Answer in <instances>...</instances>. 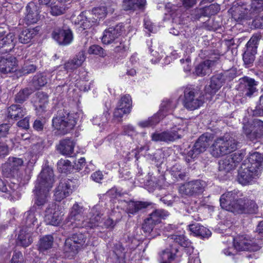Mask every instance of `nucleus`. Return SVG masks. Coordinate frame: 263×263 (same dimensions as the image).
<instances>
[{"mask_svg": "<svg viewBox=\"0 0 263 263\" xmlns=\"http://www.w3.org/2000/svg\"><path fill=\"white\" fill-rule=\"evenodd\" d=\"M76 123V115L65 108L59 109L52 120V127L62 135L70 133Z\"/></svg>", "mask_w": 263, "mask_h": 263, "instance_id": "nucleus-1", "label": "nucleus"}, {"mask_svg": "<svg viewBox=\"0 0 263 263\" xmlns=\"http://www.w3.org/2000/svg\"><path fill=\"white\" fill-rule=\"evenodd\" d=\"M88 234L86 232H76L66 238L63 246V253L68 258H72L79 251L88 245Z\"/></svg>", "mask_w": 263, "mask_h": 263, "instance_id": "nucleus-2", "label": "nucleus"}, {"mask_svg": "<svg viewBox=\"0 0 263 263\" xmlns=\"http://www.w3.org/2000/svg\"><path fill=\"white\" fill-rule=\"evenodd\" d=\"M242 193L238 190H234L222 194L220 198L221 208L234 214H243V198Z\"/></svg>", "mask_w": 263, "mask_h": 263, "instance_id": "nucleus-3", "label": "nucleus"}, {"mask_svg": "<svg viewBox=\"0 0 263 263\" xmlns=\"http://www.w3.org/2000/svg\"><path fill=\"white\" fill-rule=\"evenodd\" d=\"M238 142L229 134L217 138L210 147L211 154L215 158H219L234 151Z\"/></svg>", "mask_w": 263, "mask_h": 263, "instance_id": "nucleus-4", "label": "nucleus"}, {"mask_svg": "<svg viewBox=\"0 0 263 263\" xmlns=\"http://www.w3.org/2000/svg\"><path fill=\"white\" fill-rule=\"evenodd\" d=\"M24 163L22 159L16 157H9L8 161L5 163L2 167V172L3 175L7 178L18 177L21 179V181L23 183H26L31 178L32 170L29 168H27L24 171V174L18 175V172L20 167Z\"/></svg>", "mask_w": 263, "mask_h": 263, "instance_id": "nucleus-5", "label": "nucleus"}, {"mask_svg": "<svg viewBox=\"0 0 263 263\" xmlns=\"http://www.w3.org/2000/svg\"><path fill=\"white\" fill-rule=\"evenodd\" d=\"M204 96L198 87L186 86L184 90L183 104L185 108L191 110L198 108L203 103Z\"/></svg>", "mask_w": 263, "mask_h": 263, "instance_id": "nucleus-6", "label": "nucleus"}, {"mask_svg": "<svg viewBox=\"0 0 263 263\" xmlns=\"http://www.w3.org/2000/svg\"><path fill=\"white\" fill-rule=\"evenodd\" d=\"M214 138V135L212 133H205L201 135L196 141L192 149L187 152L186 161L190 163L199 155L204 153L211 145Z\"/></svg>", "mask_w": 263, "mask_h": 263, "instance_id": "nucleus-7", "label": "nucleus"}, {"mask_svg": "<svg viewBox=\"0 0 263 263\" xmlns=\"http://www.w3.org/2000/svg\"><path fill=\"white\" fill-rule=\"evenodd\" d=\"M232 17L237 22L244 20H250L253 16L249 1L248 0H237L233 3L229 9Z\"/></svg>", "mask_w": 263, "mask_h": 263, "instance_id": "nucleus-8", "label": "nucleus"}, {"mask_svg": "<svg viewBox=\"0 0 263 263\" xmlns=\"http://www.w3.org/2000/svg\"><path fill=\"white\" fill-rule=\"evenodd\" d=\"M233 243L234 248L238 251L256 252L261 249L262 242L260 239L245 234L234 238Z\"/></svg>", "mask_w": 263, "mask_h": 263, "instance_id": "nucleus-9", "label": "nucleus"}, {"mask_svg": "<svg viewBox=\"0 0 263 263\" xmlns=\"http://www.w3.org/2000/svg\"><path fill=\"white\" fill-rule=\"evenodd\" d=\"M55 181V176L52 168L45 165L37 176L34 188L50 191Z\"/></svg>", "mask_w": 263, "mask_h": 263, "instance_id": "nucleus-10", "label": "nucleus"}, {"mask_svg": "<svg viewBox=\"0 0 263 263\" xmlns=\"http://www.w3.org/2000/svg\"><path fill=\"white\" fill-rule=\"evenodd\" d=\"M242 130L247 138L251 141L263 138V121L254 119L251 122L243 123Z\"/></svg>", "mask_w": 263, "mask_h": 263, "instance_id": "nucleus-11", "label": "nucleus"}, {"mask_svg": "<svg viewBox=\"0 0 263 263\" xmlns=\"http://www.w3.org/2000/svg\"><path fill=\"white\" fill-rule=\"evenodd\" d=\"M85 218L84 216V209L82 206L77 203H74L71 209L67 218L66 224L72 229L83 228Z\"/></svg>", "mask_w": 263, "mask_h": 263, "instance_id": "nucleus-12", "label": "nucleus"}, {"mask_svg": "<svg viewBox=\"0 0 263 263\" xmlns=\"http://www.w3.org/2000/svg\"><path fill=\"white\" fill-rule=\"evenodd\" d=\"M51 35L52 38L61 46H67L71 44L73 40L72 31L66 25L54 28Z\"/></svg>", "mask_w": 263, "mask_h": 263, "instance_id": "nucleus-13", "label": "nucleus"}, {"mask_svg": "<svg viewBox=\"0 0 263 263\" xmlns=\"http://www.w3.org/2000/svg\"><path fill=\"white\" fill-rule=\"evenodd\" d=\"M169 215V213L163 209H154L148 215L142 225L144 232L150 233L154 227L160 223L162 218H164Z\"/></svg>", "mask_w": 263, "mask_h": 263, "instance_id": "nucleus-14", "label": "nucleus"}, {"mask_svg": "<svg viewBox=\"0 0 263 263\" xmlns=\"http://www.w3.org/2000/svg\"><path fill=\"white\" fill-rule=\"evenodd\" d=\"M76 179H62L59 185L54 191L56 201H61L64 198L69 196L77 186Z\"/></svg>", "mask_w": 263, "mask_h": 263, "instance_id": "nucleus-15", "label": "nucleus"}, {"mask_svg": "<svg viewBox=\"0 0 263 263\" xmlns=\"http://www.w3.org/2000/svg\"><path fill=\"white\" fill-rule=\"evenodd\" d=\"M124 31H125V28L122 23L105 29L102 37L103 43L105 44H109L112 43L114 44H118L119 40L122 39L121 37V35Z\"/></svg>", "mask_w": 263, "mask_h": 263, "instance_id": "nucleus-16", "label": "nucleus"}, {"mask_svg": "<svg viewBox=\"0 0 263 263\" xmlns=\"http://www.w3.org/2000/svg\"><path fill=\"white\" fill-rule=\"evenodd\" d=\"M181 128L173 127L171 130L162 132H155L151 136L152 140L155 142H164L169 143L181 138Z\"/></svg>", "mask_w": 263, "mask_h": 263, "instance_id": "nucleus-17", "label": "nucleus"}, {"mask_svg": "<svg viewBox=\"0 0 263 263\" xmlns=\"http://www.w3.org/2000/svg\"><path fill=\"white\" fill-rule=\"evenodd\" d=\"M205 183L201 180H195L185 183L180 187V191L183 194L196 197L201 195L204 191Z\"/></svg>", "mask_w": 263, "mask_h": 263, "instance_id": "nucleus-18", "label": "nucleus"}, {"mask_svg": "<svg viewBox=\"0 0 263 263\" xmlns=\"http://www.w3.org/2000/svg\"><path fill=\"white\" fill-rule=\"evenodd\" d=\"M246 163L242 162L238 172L237 181L243 185H246L251 183L254 179H256L259 175V171L253 170L249 165L246 166Z\"/></svg>", "mask_w": 263, "mask_h": 263, "instance_id": "nucleus-19", "label": "nucleus"}, {"mask_svg": "<svg viewBox=\"0 0 263 263\" xmlns=\"http://www.w3.org/2000/svg\"><path fill=\"white\" fill-rule=\"evenodd\" d=\"M258 41V36H253L246 45V49L243 54V61L248 67H250L255 60Z\"/></svg>", "mask_w": 263, "mask_h": 263, "instance_id": "nucleus-20", "label": "nucleus"}, {"mask_svg": "<svg viewBox=\"0 0 263 263\" xmlns=\"http://www.w3.org/2000/svg\"><path fill=\"white\" fill-rule=\"evenodd\" d=\"M178 253V247L175 245H170L158 253V260L159 263H178L180 256Z\"/></svg>", "mask_w": 263, "mask_h": 263, "instance_id": "nucleus-21", "label": "nucleus"}, {"mask_svg": "<svg viewBox=\"0 0 263 263\" xmlns=\"http://www.w3.org/2000/svg\"><path fill=\"white\" fill-rule=\"evenodd\" d=\"M45 213L44 220L47 224L58 226L61 223L63 215L53 203L47 205Z\"/></svg>", "mask_w": 263, "mask_h": 263, "instance_id": "nucleus-22", "label": "nucleus"}, {"mask_svg": "<svg viewBox=\"0 0 263 263\" xmlns=\"http://www.w3.org/2000/svg\"><path fill=\"white\" fill-rule=\"evenodd\" d=\"M15 35L12 32L6 33L0 30V54L8 53L14 48L15 44Z\"/></svg>", "mask_w": 263, "mask_h": 263, "instance_id": "nucleus-23", "label": "nucleus"}, {"mask_svg": "<svg viewBox=\"0 0 263 263\" xmlns=\"http://www.w3.org/2000/svg\"><path fill=\"white\" fill-rule=\"evenodd\" d=\"M73 22L75 24L80 26L83 30L88 29L93 26H97L99 24L98 18H96L93 16H91L90 13L86 11H83L74 19Z\"/></svg>", "mask_w": 263, "mask_h": 263, "instance_id": "nucleus-24", "label": "nucleus"}, {"mask_svg": "<svg viewBox=\"0 0 263 263\" xmlns=\"http://www.w3.org/2000/svg\"><path fill=\"white\" fill-rule=\"evenodd\" d=\"M239 81L240 86L242 88L245 97L250 98L254 93L257 92V86L259 83L257 81L247 76L241 78Z\"/></svg>", "mask_w": 263, "mask_h": 263, "instance_id": "nucleus-25", "label": "nucleus"}, {"mask_svg": "<svg viewBox=\"0 0 263 263\" xmlns=\"http://www.w3.org/2000/svg\"><path fill=\"white\" fill-rule=\"evenodd\" d=\"M124 202L127 203L126 212L129 215H135L138 213L140 211H143L145 209H154L155 204L151 202L148 201H134L129 200Z\"/></svg>", "mask_w": 263, "mask_h": 263, "instance_id": "nucleus-26", "label": "nucleus"}, {"mask_svg": "<svg viewBox=\"0 0 263 263\" xmlns=\"http://www.w3.org/2000/svg\"><path fill=\"white\" fill-rule=\"evenodd\" d=\"M98 205H96L91 209L89 213L90 217L85 219V223L86 222V224H84L83 228L94 229L101 226L100 223L102 220L103 214L98 210Z\"/></svg>", "mask_w": 263, "mask_h": 263, "instance_id": "nucleus-27", "label": "nucleus"}, {"mask_svg": "<svg viewBox=\"0 0 263 263\" xmlns=\"http://www.w3.org/2000/svg\"><path fill=\"white\" fill-rule=\"evenodd\" d=\"M17 60L13 55L0 57V72L3 74L12 73L16 70Z\"/></svg>", "mask_w": 263, "mask_h": 263, "instance_id": "nucleus-28", "label": "nucleus"}, {"mask_svg": "<svg viewBox=\"0 0 263 263\" xmlns=\"http://www.w3.org/2000/svg\"><path fill=\"white\" fill-rule=\"evenodd\" d=\"M49 192V191L34 188L33 190L34 194V205L31 209L33 210L36 208L39 209H42L44 205H48L50 198Z\"/></svg>", "mask_w": 263, "mask_h": 263, "instance_id": "nucleus-29", "label": "nucleus"}, {"mask_svg": "<svg viewBox=\"0 0 263 263\" xmlns=\"http://www.w3.org/2000/svg\"><path fill=\"white\" fill-rule=\"evenodd\" d=\"M132 107V99L129 95L122 97L114 112V117L121 119L124 114H129Z\"/></svg>", "mask_w": 263, "mask_h": 263, "instance_id": "nucleus-30", "label": "nucleus"}, {"mask_svg": "<svg viewBox=\"0 0 263 263\" xmlns=\"http://www.w3.org/2000/svg\"><path fill=\"white\" fill-rule=\"evenodd\" d=\"M225 83L224 79L220 73L216 74L211 77L209 84L205 85L204 91L206 93L214 95Z\"/></svg>", "mask_w": 263, "mask_h": 263, "instance_id": "nucleus-31", "label": "nucleus"}, {"mask_svg": "<svg viewBox=\"0 0 263 263\" xmlns=\"http://www.w3.org/2000/svg\"><path fill=\"white\" fill-rule=\"evenodd\" d=\"M42 31L41 26L37 25L35 27L25 28L22 29L17 35V39L20 43L28 44L30 43L33 38Z\"/></svg>", "mask_w": 263, "mask_h": 263, "instance_id": "nucleus-32", "label": "nucleus"}, {"mask_svg": "<svg viewBox=\"0 0 263 263\" xmlns=\"http://www.w3.org/2000/svg\"><path fill=\"white\" fill-rule=\"evenodd\" d=\"M26 13L24 20L26 24H34L39 21L40 16L39 8L34 2L29 3L26 6Z\"/></svg>", "mask_w": 263, "mask_h": 263, "instance_id": "nucleus-33", "label": "nucleus"}, {"mask_svg": "<svg viewBox=\"0 0 263 263\" xmlns=\"http://www.w3.org/2000/svg\"><path fill=\"white\" fill-rule=\"evenodd\" d=\"M247 161H248V165L250 166V168L255 171L257 170H259V174L261 173L263 168V154L257 152L249 153V156L243 162L246 163Z\"/></svg>", "mask_w": 263, "mask_h": 263, "instance_id": "nucleus-34", "label": "nucleus"}, {"mask_svg": "<svg viewBox=\"0 0 263 263\" xmlns=\"http://www.w3.org/2000/svg\"><path fill=\"white\" fill-rule=\"evenodd\" d=\"M34 210L31 209L24 213V219L23 221L24 228L23 229L29 230L32 232L34 229H37L41 222L36 217Z\"/></svg>", "mask_w": 263, "mask_h": 263, "instance_id": "nucleus-35", "label": "nucleus"}, {"mask_svg": "<svg viewBox=\"0 0 263 263\" xmlns=\"http://www.w3.org/2000/svg\"><path fill=\"white\" fill-rule=\"evenodd\" d=\"M146 3V0H123L122 8L130 12L143 11Z\"/></svg>", "mask_w": 263, "mask_h": 263, "instance_id": "nucleus-36", "label": "nucleus"}, {"mask_svg": "<svg viewBox=\"0 0 263 263\" xmlns=\"http://www.w3.org/2000/svg\"><path fill=\"white\" fill-rule=\"evenodd\" d=\"M54 238L52 235H46L40 237L36 245L37 250L44 254L50 251L53 246Z\"/></svg>", "mask_w": 263, "mask_h": 263, "instance_id": "nucleus-37", "label": "nucleus"}, {"mask_svg": "<svg viewBox=\"0 0 263 263\" xmlns=\"http://www.w3.org/2000/svg\"><path fill=\"white\" fill-rule=\"evenodd\" d=\"M16 242L18 246L24 248L28 247L33 242L32 232L29 230H21Z\"/></svg>", "mask_w": 263, "mask_h": 263, "instance_id": "nucleus-38", "label": "nucleus"}, {"mask_svg": "<svg viewBox=\"0 0 263 263\" xmlns=\"http://www.w3.org/2000/svg\"><path fill=\"white\" fill-rule=\"evenodd\" d=\"M21 104H14L10 105L7 109L8 117L15 120L23 118L26 114V108L22 106Z\"/></svg>", "mask_w": 263, "mask_h": 263, "instance_id": "nucleus-39", "label": "nucleus"}, {"mask_svg": "<svg viewBox=\"0 0 263 263\" xmlns=\"http://www.w3.org/2000/svg\"><path fill=\"white\" fill-rule=\"evenodd\" d=\"M86 58L85 52L81 51L78 53L72 59L69 60L64 64V69L67 71L74 70L84 62Z\"/></svg>", "mask_w": 263, "mask_h": 263, "instance_id": "nucleus-40", "label": "nucleus"}, {"mask_svg": "<svg viewBox=\"0 0 263 263\" xmlns=\"http://www.w3.org/2000/svg\"><path fill=\"white\" fill-rule=\"evenodd\" d=\"M214 65V61L205 60L195 67L194 73L198 77L209 74L212 72L211 67Z\"/></svg>", "mask_w": 263, "mask_h": 263, "instance_id": "nucleus-41", "label": "nucleus"}, {"mask_svg": "<svg viewBox=\"0 0 263 263\" xmlns=\"http://www.w3.org/2000/svg\"><path fill=\"white\" fill-rule=\"evenodd\" d=\"M34 91V89L30 87L22 88L14 96V102L17 104H23L29 99Z\"/></svg>", "mask_w": 263, "mask_h": 263, "instance_id": "nucleus-42", "label": "nucleus"}, {"mask_svg": "<svg viewBox=\"0 0 263 263\" xmlns=\"http://www.w3.org/2000/svg\"><path fill=\"white\" fill-rule=\"evenodd\" d=\"M75 143L69 139H65L60 141L57 146V150L63 155L70 156L73 152Z\"/></svg>", "mask_w": 263, "mask_h": 263, "instance_id": "nucleus-43", "label": "nucleus"}, {"mask_svg": "<svg viewBox=\"0 0 263 263\" xmlns=\"http://www.w3.org/2000/svg\"><path fill=\"white\" fill-rule=\"evenodd\" d=\"M190 231L196 236L200 238H209L211 235V231L206 228L199 223H195L189 225Z\"/></svg>", "mask_w": 263, "mask_h": 263, "instance_id": "nucleus-44", "label": "nucleus"}, {"mask_svg": "<svg viewBox=\"0 0 263 263\" xmlns=\"http://www.w3.org/2000/svg\"><path fill=\"white\" fill-rule=\"evenodd\" d=\"M66 4L58 0H52L50 4V13L53 16H59L66 12Z\"/></svg>", "mask_w": 263, "mask_h": 263, "instance_id": "nucleus-45", "label": "nucleus"}, {"mask_svg": "<svg viewBox=\"0 0 263 263\" xmlns=\"http://www.w3.org/2000/svg\"><path fill=\"white\" fill-rule=\"evenodd\" d=\"M199 55L201 58L207 59L206 60L214 61V65H216V62L220 58L219 50L211 48L201 50Z\"/></svg>", "mask_w": 263, "mask_h": 263, "instance_id": "nucleus-46", "label": "nucleus"}, {"mask_svg": "<svg viewBox=\"0 0 263 263\" xmlns=\"http://www.w3.org/2000/svg\"><path fill=\"white\" fill-rule=\"evenodd\" d=\"M37 98L36 109L41 110L42 112L46 111V105L48 104V95L43 91H39L35 94Z\"/></svg>", "mask_w": 263, "mask_h": 263, "instance_id": "nucleus-47", "label": "nucleus"}, {"mask_svg": "<svg viewBox=\"0 0 263 263\" xmlns=\"http://www.w3.org/2000/svg\"><path fill=\"white\" fill-rule=\"evenodd\" d=\"M243 214H255L258 211V205L255 201L247 197L243 198Z\"/></svg>", "mask_w": 263, "mask_h": 263, "instance_id": "nucleus-48", "label": "nucleus"}, {"mask_svg": "<svg viewBox=\"0 0 263 263\" xmlns=\"http://www.w3.org/2000/svg\"><path fill=\"white\" fill-rule=\"evenodd\" d=\"M31 83L34 89L39 90L47 83V79L43 73H38L33 77Z\"/></svg>", "mask_w": 263, "mask_h": 263, "instance_id": "nucleus-49", "label": "nucleus"}, {"mask_svg": "<svg viewBox=\"0 0 263 263\" xmlns=\"http://www.w3.org/2000/svg\"><path fill=\"white\" fill-rule=\"evenodd\" d=\"M236 167L235 164L233 163L229 157L219 162V171L223 172L224 174L234 170Z\"/></svg>", "mask_w": 263, "mask_h": 263, "instance_id": "nucleus-50", "label": "nucleus"}, {"mask_svg": "<svg viewBox=\"0 0 263 263\" xmlns=\"http://www.w3.org/2000/svg\"><path fill=\"white\" fill-rule=\"evenodd\" d=\"M252 116L262 117L263 116V88L261 89L259 97L256 102V106L254 109L252 110Z\"/></svg>", "mask_w": 263, "mask_h": 263, "instance_id": "nucleus-51", "label": "nucleus"}, {"mask_svg": "<svg viewBox=\"0 0 263 263\" xmlns=\"http://www.w3.org/2000/svg\"><path fill=\"white\" fill-rule=\"evenodd\" d=\"M4 186L6 188V190H4V191L3 190H0V192L7 193L13 197L19 196L20 185L18 183L11 181L8 186H7L4 182Z\"/></svg>", "mask_w": 263, "mask_h": 263, "instance_id": "nucleus-52", "label": "nucleus"}, {"mask_svg": "<svg viewBox=\"0 0 263 263\" xmlns=\"http://www.w3.org/2000/svg\"><path fill=\"white\" fill-rule=\"evenodd\" d=\"M57 167L61 173H70L73 171V167L68 160H60L57 163Z\"/></svg>", "mask_w": 263, "mask_h": 263, "instance_id": "nucleus-53", "label": "nucleus"}, {"mask_svg": "<svg viewBox=\"0 0 263 263\" xmlns=\"http://www.w3.org/2000/svg\"><path fill=\"white\" fill-rule=\"evenodd\" d=\"M161 120V117L158 115H155L148 118L147 120L138 122V125L142 128L151 127L155 126Z\"/></svg>", "mask_w": 263, "mask_h": 263, "instance_id": "nucleus-54", "label": "nucleus"}, {"mask_svg": "<svg viewBox=\"0 0 263 263\" xmlns=\"http://www.w3.org/2000/svg\"><path fill=\"white\" fill-rule=\"evenodd\" d=\"M107 13L106 7L105 6H100L93 8L91 10V13H90V14L91 16H93L96 18H98L99 23L100 19L105 18Z\"/></svg>", "mask_w": 263, "mask_h": 263, "instance_id": "nucleus-55", "label": "nucleus"}, {"mask_svg": "<svg viewBox=\"0 0 263 263\" xmlns=\"http://www.w3.org/2000/svg\"><path fill=\"white\" fill-rule=\"evenodd\" d=\"M13 140H8L5 141H0V159L4 158L10 152V145H13Z\"/></svg>", "mask_w": 263, "mask_h": 263, "instance_id": "nucleus-56", "label": "nucleus"}, {"mask_svg": "<svg viewBox=\"0 0 263 263\" xmlns=\"http://www.w3.org/2000/svg\"><path fill=\"white\" fill-rule=\"evenodd\" d=\"M246 155V151L245 149H241L231 154L229 157L231 159L233 163L237 166L242 160L243 158Z\"/></svg>", "mask_w": 263, "mask_h": 263, "instance_id": "nucleus-57", "label": "nucleus"}, {"mask_svg": "<svg viewBox=\"0 0 263 263\" xmlns=\"http://www.w3.org/2000/svg\"><path fill=\"white\" fill-rule=\"evenodd\" d=\"M171 174L177 181L185 180L186 173L182 171L180 166L177 164L174 165L171 168Z\"/></svg>", "mask_w": 263, "mask_h": 263, "instance_id": "nucleus-58", "label": "nucleus"}, {"mask_svg": "<svg viewBox=\"0 0 263 263\" xmlns=\"http://www.w3.org/2000/svg\"><path fill=\"white\" fill-rule=\"evenodd\" d=\"M204 14L207 17L217 14L220 9V5L217 3L211 4L209 6L203 7Z\"/></svg>", "mask_w": 263, "mask_h": 263, "instance_id": "nucleus-59", "label": "nucleus"}, {"mask_svg": "<svg viewBox=\"0 0 263 263\" xmlns=\"http://www.w3.org/2000/svg\"><path fill=\"white\" fill-rule=\"evenodd\" d=\"M249 3L253 15L263 11V0H251Z\"/></svg>", "mask_w": 263, "mask_h": 263, "instance_id": "nucleus-60", "label": "nucleus"}, {"mask_svg": "<svg viewBox=\"0 0 263 263\" xmlns=\"http://www.w3.org/2000/svg\"><path fill=\"white\" fill-rule=\"evenodd\" d=\"M10 126L9 124L3 123L0 125V141H5L8 140H12L8 137Z\"/></svg>", "mask_w": 263, "mask_h": 263, "instance_id": "nucleus-61", "label": "nucleus"}, {"mask_svg": "<svg viewBox=\"0 0 263 263\" xmlns=\"http://www.w3.org/2000/svg\"><path fill=\"white\" fill-rule=\"evenodd\" d=\"M122 242L125 243V247L128 248L130 249H133L136 247V245H133L135 241H136V239L129 233L124 234L121 239Z\"/></svg>", "mask_w": 263, "mask_h": 263, "instance_id": "nucleus-62", "label": "nucleus"}, {"mask_svg": "<svg viewBox=\"0 0 263 263\" xmlns=\"http://www.w3.org/2000/svg\"><path fill=\"white\" fill-rule=\"evenodd\" d=\"M88 52L89 54L98 55L101 57H104L107 55L105 50L98 45H93L90 46L88 50Z\"/></svg>", "mask_w": 263, "mask_h": 263, "instance_id": "nucleus-63", "label": "nucleus"}, {"mask_svg": "<svg viewBox=\"0 0 263 263\" xmlns=\"http://www.w3.org/2000/svg\"><path fill=\"white\" fill-rule=\"evenodd\" d=\"M172 239L175 243H178L182 247H189L191 243L189 239L183 235H173L172 236Z\"/></svg>", "mask_w": 263, "mask_h": 263, "instance_id": "nucleus-64", "label": "nucleus"}]
</instances>
